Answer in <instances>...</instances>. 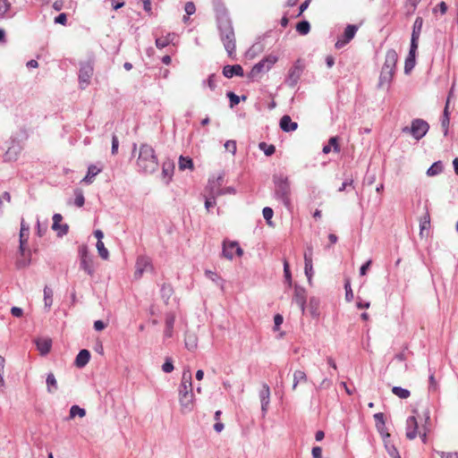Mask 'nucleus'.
I'll return each mask as SVG.
<instances>
[{
    "instance_id": "obj_1",
    "label": "nucleus",
    "mask_w": 458,
    "mask_h": 458,
    "mask_svg": "<svg viewBox=\"0 0 458 458\" xmlns=\"http://www.w3.org/2000/svg\"><path fill=\"white\" fill-rule=\"evenodd\" d=\"M273 196L276 200L283 204L289 211L293 209L291 182L287 175L276 174L273 175Z\"/></svg>"
},
{
    "instance_id": "obj_2",
    "label": "nucleus",
    "mask_w": 458,
    "mask_h": 458,
    "mask_svg": "<svg viewBox=\"0 0 458 458\" xmlns=\"http://www.w3.org/2000/svg\"><path fill=\"white\" fill-rule=\"evenodd\" d=\"M137 167L139 172L144 174H151L157 171L158 160L151 146L148 144L140 145L137 158Z\"/></svg>"
},
{
    "instance_id": "obj_3",
    "label": "nucleus",
    "mask_w": 458,
    "mask_h": 458,
    "mask_svg": "<svg viewBox=\"0 0 458 458\" xmlns=\"http://www.w3.org/2000/svg\"><path fill=\"white\" fill-rule=\"evenodd\" d=\"M217 28L227 55L233 57L236 47L235 36L230 19L226 16L220 17L217 21Z\"/></svg>"
},
{
    "instance_id": "obj_4",
    "label": "nucleus",
    "mask_w": 458,
    "mask_h": 458,
    "mask_svg": "<svg viewBox=\"0 0 458 458\" xmlns=\"http://www.w3.org/2000/svg\"><path fill=\"white\" fill-rule=\"evenodd\" d=\"M429 124L423 119H414L411 121V126H405L402 131L406 134H411L412 138L417 140L422 139L428 131Z\"/></svg>"
},
{
    "instance_id": "obj_5",
    "label": "nucleus",
    "mask_w": 458,
    "mask_h": 458,
    "mask_svg": "<svg viewBox=\"0 0 458 458\" xmlns=\"http://www.w3.org/2000/svg\"><path fill=\"white\" fill-rule=\"evenodd\" d=\"M277 62V57L269 55L256 64L248 74V78L254 81L257 80L262 72L269 71Z\"/></svg>"
},
{
    "instance_id": "obj_6",
    "label": "nucleus",
    "mask_w": 458,
    "mask_h": 458,
    "mask_svg": "<svg viewBox=\"0 0 458 458\" xmlns=\"http://www.w3.org/2000/svg\"><path fill=\"white\" fill-rule=\"evenodd\" d=\"M420 436L422 442H427V429L425 427L419 430V424L415 416H410L406 420V437L410 440Z\"/></svg>"
},
{
    "instance_id": "obj_7",
    "label": "nucleus",
    "mask_w": 458,
    "mask_h": 458,
    "mask_svg": "<svg viewBox=\"0 0 458 458\" xmlns=\"http://www.w3.org/2000/svg\"><path fill=\"white\" fill-rule=\"evenodd\" d=\"M80 267L84 270L89 276H93L95 273L93 259L88 251V248L82 245L79 248Z\"/></svg>"
},
{
    "instance_id": "obj_8",
    "label": "nucleus",
    "mask_w": 458,
    "mask_h": 458,
    "mask_svg": "<svg viewBox=\"0 0 458 458\" xmlns=\"http://www.w3.org/2000/svg\"><path fill=\"white\" fill-rule=\"evenodd\" d=\"M222 255L224 258L232 260L234 255L242 257L243 255V250L241 248L238 242L225 240L223 242Z\"/></svg>"
},
{
    "instance_id": "obj_9",
    "label": "nucleus",
    "mask_w": 458,
    "mask_h": 458,
    "mask_svg": "<svg viewBox=\"0 0 458 458\" xmlns=\"http://www.w3.org/2000/svg\"><path fill=\"white\" fill-rule=\"evenodd\" d=\"M303 69H304V65H303L301 60L298 59L293 64V65L289 69L288 75L285 79V83L289 87L294 88L297 85V83L302 74Z\"/></svg>"
},
{
    "instance_id": "obj_10",
    "label": "nucleus",
    "mask_w": 458,
    "mask_h": 458,
    "mask_svg": "<svg viewBox=\"0 0 458 458\" xmlns=\"http://www.w3.org/2000/svg\"><path fill=\"white\" fill-rule=\"evenodd\" d=\"M292 301L293 303L297 304L301 309V313L304 314L306 310L307 302L306 290L303 287L295 284Z\"/></svg>"
},
{
    "instance_id": "obj_11",
    "label": "nucleus",
    "mask_w": 458,
    "mask_h": 458,
    "mask_svg": "<svg viewBox=\"0 0 458 458\" xmlns=\"http://www.w3.org/2000/svg\"><path fill=\"white\" fill-rule=\"evenodd\" d=\"M152 269L151 259L147 256H140L136 261L134 276L136 278H140L144 272L151 271Z\"/></svg>"
},
{
    "instance_id": "obj_12",
    "label": "nucleus",
    "mask_w": 458,
    "mask_h": 458,
    "mask_svg": "<svg viewBox=\"0 0 458 458\" xmlns=\"http://www.w3.org/2000/svg\"><path fill=\"white\" fill-rule=\"evenodd\" d=\"M92 75L93 66L89 63L81 64L79 72V81L81 89L89 84Z\"/></svg>"
},
{
    "instance_id": "obj_13",
    "label": "nucleus",
    "mask_w": 458,
    "mask_h": 458,
    "mask_svg": "<svg viewBox=\"0 0 458 458\" xmlns=\"http://www.w3.org/2000/svg\"><path fill=\"white\" fill-rule=\"evenodd\" d=\"M312 258H313V249L311 246H308L304 252V270L305 275L308 278V282L310 284L312 276H313V265H312Z\"/></svg>"
},
{
    "instance_id": "obj_14",
    "label": "nucleus",
    "mask_w": 458,
    "mask_h": 458,
    "mask_svg": "<svg viewBox=\"0 0 458 458\" xmlns=\"http://www.w3.org/2000/svg\"><path fill=\"white\" fill-rule=\"evenodd\" d=\"M179 403L182 413L190 412L193 410L194 406V394L191 393H184L179 395Z\"/></svg>"
},
{
    "instance_id": "obj_15",
    "label": "nucleus",
    "mask_w": 458,
    "mask_h": 458,
    "mask_svg": "<svg viewBox=\"0 0 458 458\" xmlns=\"http://www.w3.org/2000/svg\"><path fill=\"white\" fill-rule=\"evenodd\" d=\"M397 60L398 55L396 51L394 49H388L386 54V58L382 69L395 72Z\"/></svg>"
},
{
    "instance_id": "obj_16",
    "label": "nucleus",
    "mask_w": 458,
    "mask_h": 458,
    "mask_svg": "<svg viewBox=\"0 0 458 458\" xmlns=\"http://www.w3.org/2000/svg\"><path fill=\"white\" fill-rule=\"evenodd\" d=\"M178 392L179 395L183 394L184 393L192 392V378L190 370H185L182 372V381L179 386Z\"/></svg>"
},
{
    "instance_id": "obj_17",
    "label": "nucleus",
    "mask_w": 458,
    "mask_h": 458,
    "mask_svg": "<svg viewBox=\"0 0 458 458\" xmlns=\"http://www.w3.org/2000/svg\"><path fill=\"white\" fill-rule=\"evenodd\" d=\"M423 25V19L421 17H417L412 27L411 38V46L413 47L415 46H419V39L420 37L421 30Z\"/></svg>"
},
{
    "instance_id": "obj_18",
    "label": "nucleus",
    "mask_w": 458,
    "mask_h": 458,
    "mask_svg": "<svg viewBox=\"0 0 458 458\" xmlns=\"http://www.w3.org/2000/svg\"><path fill=\"white\" fill-rule=\"evenodd\" d=\"M62 220H63V216L61 214H55L53 216L52 229L54 231L57 232L58 236H64V235L67 234L68 230H69L68 225H66V224L61 225L60 224Z\"/></svg>"
},
{
    "instance_id": "obj_19",
    "label": "nucleus",
    "mask_w": 458,
    "mask_h": 458,
    "mask_svg": "<svg viewBox=\"0 0 458 458\" xmlns=\"http://www.w3.org/2000/svg\"><path fill=\"white\" fill-rule=\"evenodd\" d=\"M376 428L383 438H389L390 434L386 431L385 415L382 412L374 414Z\"/></svg>"
},
{
    "instance_id": "obj_20",
    "label": "nucleus",
    "mask_w": 458,
    "mask_h": 458,
    "mask_svg": "<svg viewBox=\"0 0 458 458\" xmlns=\"http://www.w3.org/2000/svg\"><path fill=\"white\" fill-rule=\"evenodd\" d=\"M223 75L225 78H233V76H239L243 77L244 72L242 67L240 64H233V65H225L223 68Z\"/></svg>"
},
{
    "instance_id": "obj_21",
    "label": "nucleus",
    "mask_w": 458,
    "mask_h": 458,
    "mask_svg": "<svg viewBox=\"0 0 458 458\" xmlns=\"http://www.w3.org/2000/svg\"><path fill=\"white\" fill-rule=\"evenodd\" d=\"M259 398L261 402V411L265 414L270 401V388L267 384H263L262 389L259 392Z\"/></svg>"
},
{
    "instance_id": "obj_22",
    "label": "nucleus",
    "mask_w": 458,
    "mask_h": 458,
    "mask_svg": "<svg viewBox=\"0 0 458 458\" xmlns=\"http://www.w3.org/2000/svg\"><path fill=\"white\" fill-rule=\"evenodd\" d=\"M223 183V177L219 176L217 178V187L211 186V191L214 193V197H218L225 194H234L235 190L233 187H226L221 189L220 186Z\"/></svg>"
},
{
    "instance_id": "obj_23",
    "label": "nucleus",
    "mask_w": 458,
    "mask_h": 458,
    "mask_svg": "<svg viewBox=\"0 0 458 458\" xmlns=\"http://www.w3.org/2000/svg\"><path fill=\"white\" fill-rule=\"evenodd\" d=\"M280 128L285 132L293 131L298 128V123L293 122L291 117L287 114L282 116L280 120Z\"/></svg>"
},
{
    "instance_id": "obj_24",
    "label": "nucleus",
    "mask_w": 458,
    "mask_h": 458,
    "mask_svg": "<svg viewBox=\"0 0 458 458\" xmlns=\"http://www.w3.org/2000/svg\"><path fill=\"white\" fill-rule=\"evenodd\" d=\"M394 72H391L388 70L386 71L384 69H381L377 87L378 88H385V87L388 88L393 78H394Z\"/></svg>"
},
{
    "instance_id": "obj_25",
    "label": "nucleus",
    "mask_w": 458,
    "mask_h": 458,
    "mask_svg": "<svg viewBox=\"0 0 458 458\" xmlns=\"http://www.w3.org/2000/svg\"><path fill=\"white\" fill-rule=\"evenodd\" d=\"M418 47L415 46L414 47L412 46L410 47L409 55L405 60L404 64V72L408 73L411 70L413 69L415 65V56L417 52Z\"/></svg>"
},
{
    "instance_id": "obj_26",
    "label": "nucleus",
    "mask_w": 458,
    "mask_h": 458,
    "mask_svg": "<svg viewBox=\"0 0 458 458\" xmlns=\"http://www.w3.org/2000/svg\"><path fill=\"white\" fill-rule=\"evenodd\" d=\"M37 348L41 355L47 354L52 346V341L49 338H39L36 341Z\"/></svg>"
},
{
    "instance_id": "obj_27",
    "label": "nucleus",
    "mask_w": 458,
    "mask_h": 458,
    "mask_svg": "<svg viewBox=\"0 0 458 458\" xmlns=\"http://www.w3.org/2000/svg\"><path fill=\"white\" fill-rule=\"evenodd\" d=\"M89 359H90V352L88 350L83 349V350L80 351V352L77 354L76 359H75L76 367H78V368L85 367L88 364V362L89 361Z\"/></svg>"
},
{
    "instance_id": "obj_28",
    "label": "nucleus",
    "mask_w": 458,
    "mask_h": 458,
    "mask_svg": "<svg viewBox=\"0 0 458 458\" xmlns=\"http://www.w3.org/2000/svg\"><path fill=\"white\" fill-rule=\"evenodd\" d=\"M319 300L316 297H311L309 301L307 309L313 318H316L319 315Z\"/></svg>"
},
{
    "instance_id": "obj_29",
    "label": "nucleus",
    "mask_w": 458,
    "mask_h": 458,
    "mask_svg": "<svg viewBox=\"0 0 458 458\" xmlns=\"http://www.w3.org/2000/svg\"><path fill=\"white\" fill-rule=\"evenodd\" d=\"M102 171L101 168H98L95 165H90L88 167V172L86 176L83 178L82 182L86 183H92L93 178L98 175Z\"/></svg>"
},
{
    "instance_id": "obj_30",
    "label": "nucleus",
    "mask_w": 458,
    "mask_h": 458,
    "mask_svg": "<svg viewBox=\"0 0 458 458\" xmlns=\"http://www.w3.org/2000/svg\"><path fill=\"white\" fill-rule=\"evenodd\" d=\"M174 37L175 36L174 33H168L165 37L157 38L156 39V47L159 49L165 47L166 46H168L170 43L173 42Z\"/></svg>"
},
{
    "instance_id": "obj_31",
    "label": "nucleus",
    "mask_w": 458,
    "mask_h": 458,
    "mask_svg": "<svg viewBox=\"0 0 458 458\" xmlns=\"http://www.w3.org/2000/svg\"><path fill=\"white\" fill-rule=\"evenodd\" d=\"M174 325V316L167 315L165 318V336L171 337L173 335V328Z\"/></svg>"
},
{
    "instance_id": "obj_32",
    "label": "nucleus",
    "mask_w": 458,
    "mask_h": 458,
    "mask_svg": "<svg viewBox=\"0 0 458 458\" xmlns=\"http://www.w3.org/2000/svg\"><path fill=\"white\" fill-rule=\"evenodd\" d=\"M307 381V376L306 373L302 370H296L293 373V390H295L298 384L301 382H306Z\"/></svg>"
},
{
    "instance_id": "obj_33",
    "label": "nucleus",
    "mask_w": 458,
    "mask_h": 458,
    "mask_svg": "<svg viewBox=\"0 0 458 458\" xmlns=\"http://www.w3.org/2000/svg\"><path fill=\"white\" fill-rule=\"evenodd\" d=\"M179 169L180 170H185V169H192L193 168V162L192 159L188 157L181 156L179 157Z\"/></svg>"
},
{
    "instance_id": "obj_34",
    "label": "nucleus",
    "mask_w": 458,
    "mask_h": 458,
    "mask_svg": "<svg viewBox=\"0 0 458 458\" xmlns=\"http://www.w3.org/2000/svg\"><path fill=\"white\" fill-rule=\"evenodd\" d=\"M47 392L52 394L57 389V381L53 373L47 374Z\"/></svg>"
},
{
    "instance_id": "obj_35",
    "label": "nucleus",
    "mask_w": 458,
    "mask_h": 458,
    "mask_svg": "<svg viewBox=\"0 0 458 458\" xmlns=\"http://www.w3.org/2000/svg\"><path fill=\"white\" fill-rule=\"evenodd\" d=\"M384 439V442H385V447L388 453V454L392 457V458H401V455L399 454L396 447L391 444L387 438H383Z\"/></svg>"
},
{
    "instance_id": "obj_36",
    "label": "nucleus",
    "mask_w": 458,
    "mask_h": 458,
    "mask_svg": "<svg viewBox=\"0 0 458 458\" xmlns=\"http://www.w3.org/2000/svg\"><path fill=\"white\" fill-rule=\"evenodd\" d=\"M296 30L300 35L305 36L310 30V24L308 21H301L297 23Z\"/></svg>"
},
{
    "instance_id": "obj_37",
    "label": "nucleus",
    "mask_w": 458,
    "mask_h": 458,
    "mask_svg": "<svg viewBox=\"0 0 458 458\" xmlns=\"http://www.w3.org/2000/svg\"><path fill=\"white\" fill-rule=\"evenodd\" d=\"M392 393L401 399H407L411 395V392L408 389L403 388L401 386H394L392 388Z\"/></svg>"
},
{
    "instance_id": "obj_38",
    "label": "nucleus",
    "mask_w": 458,
    "mask_h": 458,
    "mask_svg": "<svg viewBox=\"0 0 458 458\" xmlns=\"http://www.w3.org/2000/svg\"><path fill=\"white\" fill-rule=\"evenodd\" d=\"M443 171V165L441 161L435 162L427 171L428 176H435Z\"/></svg>"
},
{
    "instance_id": "obj_39",
    "label": "nucleus",
    "mask_w": 458,
    "mask_h": 458,
    "mask_svg": "<svg viewBox=\"0 0 458 458\" xmlns=\"http://www.w3.org/2000/svg\"><path fill=\"white\" fill-rule=\"evenodd\" d=\"M174 168V165L172 161H165L162 165V174H164L165 177L171 178Z\"/></svg>"
},
{
    "instance_id": "obj_40",
    "label": "nucleus",
    "mask_w": 458,
    "mask_h": 458,
    "mask_svg": "<svg viewBox=\"0 0 458 458\" xmlns=\"http://www.w3.org/2000/svg\"><path fill=\"white\" fill-rule=\"evenodd\" d=\"M44 302L45 307L47 309H49L53 304V291L48 286H45L44 288Z\"/></svg>"
},
{
    "instance_id": "obj_41",
    "label": "nucleus",
    "mask_w": 458,
    "mask_h": 458,
    "mask_svg": "<svg viewBox=\"0 0 458 458\" xmlns=\"http://www.w3.org/2000/svg\"><path fill=\"white\" fill-rule=\"evenodd\" d=\"M358 30L357 26L355 25H348L344 32V37L345 39V42H349L351 39H352Z\"/></svg>"
},
{
    "instance_id": "obj_42",
    "label": "nucleus",
    "mask_w": 458,
    "mask_h": 458,
    "mask_svg": "<svg viewBox=\"0 0 458 458\" xmlns=\"http://www.w3.org/2000/svg\"><path fill=\"white\" fill-rule=\"evenodd\" d=\"M259 148L260 150L264 152V154L267 157L272 156L276 151V147L272 144H267L266 142H260L259 144Z\"/></svg>"
},
{
    "instance_id": "obj_43",
    "label": "nucleus",
    "mask_w": 458,
    "mask_h": 458,
    "mask_svg": "<svg viewBox=\"0 0 458 458\" xmlns=\"http://www.w3.org/2000/svg\"><path fill=\"white\" fill-rule=\"evenodd\" d=\"M30 231H20V251L21 254L24 253L25 247L28 243Z\"/></svg>"
},
{
    "instance_id": "obj_44",
    "label": "nucleus",
    "mask_w": 458,
    "mask_h": 458,
    "mask_svg": "<svg viewBox=\"0 0 458 458\" xmlns=\"http://www.w3.org/2000/svg\"><path fill=\"white\" fill-rule=\"evenodd\" d=\"M96 247L100 258H102L105 260L109 258V252L107 249L105 247L104 242L102 241H98Z\"/></svg>"
},
{
    "instance_id": "obj_45",
    "label": "nucleus",
    "mask_w": 458,
    "mask_h": 458,
    "mask_svg": "<svg viewBox=\"0 0 458 458\" xmlns=\"http://www.w3.org/2000/svg\"><path fill=\"white\" fill-rule=\"evenodd\" d=\"M430 225V216L427 211L425 215L421 217L420 226V234H423L425 230H428Z\"/></svg>"
},
{
    "instance_id": "obj_46",
    "label": "nucleus",
    "mask_w": 458,
    "mask_h": 458,
    "mask_svg": "<svg viewBox=\"0 0 458 458\" xmlns=\"http://www.w3.org/2000/svg\"><path fill=\"white\" fill-rule=\"evenodd\" d=\"M86 411L84 409L79 407L78 405H72L70 409V418L73 419L75 416H79L81 418L84 417Z\"/></svg>"
},
{
    "instance_id": "obj_47",
    "label": "nucleus",
    "mask_w": 458,
    "mask_h": 458,
    "mask_svg": "<svg viewBox=\"0 0 458 458\" xmlns=\"http://www.w3.org/2000/svg\"><path fill=\"white\" fill-rule=\"evenodd\" d=\"M262 214H263L265 220L267 221V224L271 226L273 225V223L271 221L273 215H274L273 209L269 207H266L263 208Z\"/></svg>"
},
{
    "instance_id": "obj_48",
    "label": "nucleus",
    "mask_w": 458,
    "mask_h": 458,
    "mask_svg": "<svg viewBox=\"0 0 458 458\" xmlns=\"http://www.w3.org/2000/svg\"><path fill=\"white\" fill-rule=\"evenodd\" d=\"M216 198L217 197H214V193L210 191V195L207 197L205 200V208L208 211H209L211 208H214L216 205Z\"/></svg>"
},
{
    "instance_id": "obj_49",
    "label": "nucleus",
    "mask_w": 458,
    "mask_h": 458,
    "mask_svg": "<svg viewBox=\"0 0 458 458\" xmlns=\"http://www.w3.org/2000/svg\"><path fill=\"white\" fill-rule=\"evenodd\" d=\"M345 289V299L347 301H351L353 299V293L351 287L350 279H346L344 283Z\"/></svg>"
},
{
    "instance_id": "obj_50",
    "label": "nucleus",
    "mask_w": 458,
    "mask_h": 458,
    "mask_svg": "<svg viewBox=\"0 0 458 458\" xmlns=\"http://www.w3.org/2000/svg\"><path fill=\"white\" fill-rule=\"evenodd\" d=\"M284 274L285 281L288 283L289 286L292 285V275L290 271V266L287 260L284 261Z\"/></svg>"
},
{
    "instance_id": "obj_51",
    "label": "nucleus",
    "mask_w": 458,
    "mask_h": 458,
    "mask_svg": "<svg viewBox=\"0 0 458 458\" xmlns=\"http://www.w3.org/2000/svg\"><path fill=\"white\" fill-rule=\"evenodd\" d=\"M85 199L81 191L78 190L75 191L74 204L81 208L84 205Z\"/></svg>"
},
{
    "instance_id": "obj_52",
    "label": "nucleus",
    "mask_w": 458,
    "mask_h": 458,
    "mask_svg": "<svg viewBox=\"0 0 458 458\" xmlns=\"http://www.w3.org/2000/svg\"><path fill=\"white\" fill-rule=\"evenodd\" d=\"M205 275L208 279H210L213 282H216L217 284H219V283L223 282L221 277L216 273H215L211 270H206Z\"/></svg>"
},
{
    "instance_id": "obj_53",
    "label": "nucleus",
    "mask_w": 458,
    "mask_h": 458,
    "mask_svg": "<svg viewBox=\"0 0 458 458\" xmlns=\"http://www.w3.org/2000/svg\"><path fill=\"white\" fill-rule=\"evenodd\" d=\"M11 7V3L8 0H0V17H4V15L9 11Z\"/></svg>"
},
{
    "instance_id": "obj_54",
    "label": "nucleus",
    "mask_w": 458,
    "mask_h": 458,
    "mask_svg": "<svg viewBox=\"0 0 458 458\" xmlns=\"http://www.w3.org/2000/svg\"><path fill=\"white\" fill-rule=\"evenodd\" d=\"M442 127L445 131V135L447 134L448 125H449V116H448V111H447V106L445 108L444 111V116L441 121Z\"/></svg>"
},
{
    "instance_id": "obj_55",
    "label": "nucleus",
    "mask_w": 458,
    "mask_h": 458,
    "mask_svg": "<svg viewBox=\"0 0 458 458\" xmlns=\"http://www.w3.org/2000/svg\"><path fill=\"white\" fill-rule=\"evenodd\" d=\"M226 96L229 98L231 107H233L234 106L240 103V97L234 94L233 92H227Z\"/></svg>"
},
{
    "instance_id": "obj_56",
    "label": "nucleus",
    "mask_w": 458,
    "mask_h": 458,
    "mask_svg": "<svg viewBox=\"0 0 458 458\" xmlns=\"http://www.w3.org/2000/svg\"><path fill=\"white\" fill-rule=\"evenodd\" d=\"M203 84L204 85H208V87L211 89V90H214L216 87V75L215 74H211L208 76V80L207 81H203Z\"/></svg>"
},
{
    "instance_id": "obj_57",
    "label": "nucleus",
    "mask_w": 458,
    "mask_h": 458,
    "mask_svg": "<svg viewBox=\"0 0 458 458\" xmlns=\"http://www.w3.org/2000/svg\"><path fill=\"white\" fill-rule=\"evenodd\" d=\"M225 148L227 151L231 152L233 155L236 152V141L235 140H227L225 143Z\"/></svg>"
},
{
    "instance_id": "obj_58",
    "label": "nucleus",
    "mask_w": 458,
    "mask_h": 458,
    "mask_svg": "<svg viewBox=\"0 0 458 458\" xmlns=\"http://www.w3.org/2000/svg\"><path fill=\"white\" fill-rule=\"evenodd\" d=\"M162 369L165 373H171L174 370V365L171 359L167 358L162 365Z\"/></svg>"
},
{
    "instance_id": "obj_59",
    "label": "nucleus",
    "mask_w": 458,
    "mask_h": 458,
    "mask_svg": "<svg viewBox=\"0 0 458 458\" xmlns=\"http://www.w3.org/2000/svg\"><path fill=\"white\" fill-rule=\"evenodd\" d=\"M17 154H18V152L16 149H13V148H9L4 154V157L8 160L16 159Z\"/></svg>"
},
{
    "instance_id": "obj_60",
    "label": "nucleus",
    "mask_w": 458,
    "mask_h": 458,
    "mask_svg": "<svg viewBox=\"0 0 458 458\" xmlns=\"http://www.w3.org/2000/svg\"><path fill=\"white\" fill-rule=\"evenodd\" d=\"M283 321H284V318L282 315L276 314L274 317V323H275L274 330L275 331H277L279 329L280 326L283 324Z\"/></svg>"
},
{
    "instance_id": "obj_61",
    "label": "nucleus",
    "mask_w": 458,
    "mask_h": 458,
    "mask_svg": "<svg viewBox=\"0 0 458 458\" xmlns=\"http://www.w3.org/2000/svg\"><path fill=\"white\" fill-rule=\"evenodd\" d=\"M184 10L187 15H191L195 13L196 7L192 2H188L185 4Z\"/></svg>"
},
{
    "instance_id": "obj_62",
    "label": "nucleus",
    "mask_w": 458,
    "mask_h": 458,
    "mask_svg": "<svg viewBox=\"0 0 458 458\" xmlns=\"http://www.w3.org/2000/svg\"><path fill=\"white\" fill-rule=\"evenodd\" d=\"M118 146H119L118 138H117L116 135L114 134L113 137H112V150H111L113 155L117 154Z\"/></svg>"
},
{
    "instance_id": "obj_63",
    "label": "nucleus",
    "mask_w": 458,
    "mask_h": 458,
    "mask_svg": "<svg viewBox=\"0 0 458 458\" xmlns=\"http://www.w3.org/2000/svg\"><path fill=\"white\" fill-rule=\"evenodd\" d=\"M311 453L312 458H322V448L320 446H314Z\"/></svg>"
},
{
    "instance_id": "obj_64",
    "label": "nucleus",
    "mask_w": 458,
    "mask_h": 458,
    "mask_svg": "<svg viewBox=\"0 0 458 458\" xmlns=\"http://www.w3.org/2000/svg\"><path fill=\"white\" fill-rule=\"evenodd\" d=\"M441 456V458H458V453L457 452H439L438 453Z\"/></svg>"
}]
</instances>
